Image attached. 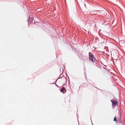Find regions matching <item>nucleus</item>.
I'll return each instance as SVG.
<instances>
[{
    "instance_id": "nucleus-1",
    "label": "nucleus",
    "mask_w": 125,
    "mask_h": 125,
    "mask_svg": "<svg viewBox=\"0 0 125 125\" xmlns=\"http://www.w3.org/2000/svg\"><path fill=\"white\" fill-rule=\"evenodd\" d=\"M89 60L93 62H94L95 61V59L92 54L91 52H89Z\"/></svg>"
},
{
    "instance_id": "nucleus-2",
    "label": "nucleus",
    "mask_w": 125,
    "mask_h": 125,
    "mask_svg": "<svg viewBox=\"0 0 125 125\" xmlns=\"http://www.w3.org/2000/svg\"><path fill=\"white\" fill-rule=\"evenodd\" d=\"M112 103V105L113 107H115L118 104V102L115 100H111Z\"/></svg>"
},
{
    "instance_id": "nucleus-3",
    "label": "nucleus",
    "mask_w": 125,
    "mask_h": 125,
    "mask_svg": "<svg viewBox=\"0 0 125 125\" xmlns=\"http://www.w3.org/2000/svg\"><path fill=\"white\" fill-rule=\"evenodd\" d=\"M61 91L63 93H64L66 92V90L65 88L63 87L62 88L61 90Z\"/></svg>"
},
{
    "instance_id": "nucleus-4",
    "label": "nucleus",
    "mask_w": 125,
    "mask_h": 125,
    "mask_svg": "<svg viewBox=\"0 0 125 125\" xmlns=\"http://www.w3.org/2000/svg\"><path fill=\"white\" fill-rule=\"evenodd\" d=\"M116 75H114L113 76H112L111 77V78H112L114 79V80H116L117 79H116Z\"/></svg>"
},
{
    "instance_id": "nucleus-5",
    "label": "nucleus",
    "mask_w": 125,
    "mask_h": 125,
    "mask_svg": "<svg viewBox=\"0 0 125 125\" xmlns=\"http://www.w3.org/2000/svg\"><path fill=\"white\" fill-rule=\"evenodd\" d=\"M114 121H117V119L115 117L114 118Z\"/></svg>"
},
{
    "instance_id": "nucleus-6",
    "label": "nucleus",
    "mask_w": 125,
    "mask_h": 125,
    "mask_svg": "<svg viewBox=\"0 0 125 125\" xmlns=\"http://www.w3.org/2000/svg\"><path fill=\"white\" fill-rule=\"evenodd\" d=\"M112 51L111 52V56H112Z\"/></svg>"
}]
</instances>
